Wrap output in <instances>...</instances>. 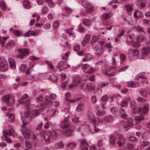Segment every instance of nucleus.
<instances>
[{"instance_id":"nucleus-25","label":"nucleus","mask_w":150,"mask_h":150,"mask_svg":"<svg viewBox=\"0 0 150 150\" xmlns=\"http://www.w3.org/2000/svg\"><path fill=\"white\" fill-rule=\"evenodd\" d=\"M134 15L135 17H137L138 18H141L143 16L142 12L137 10L134 12Z\"/></svg>"},{"instance_id":"nucleus-16","label":"nucleus","mask_w":150,"mask_h":150,"mask_svg":"<svg viewBox=\"0 0 150 150\" xmlns=\"http://www.w3.org/2000/svg\"><path fill=\"white\" fill-rule=\"evenodd\" d=\"M150 51V47H143L142 50V53L144 56L147 55Z\"/></svg>"},{"instance_id":"nucleus-12","label":"nucleus","mask_w":150,"mask_h":150,"mask_svg":"<svg viewBox=\"0 0 150 150\" xmlns=\"http://www.w3.org/2000/svg\"><path fill=\"white\" fill-rule=\"evenodd\" d=\"M144 119V117L142 115L136 116L134 118V120L136 123H139L141 121Z\"/></svg>"},{"instance_id":"nucleus-52","label":"nucleus","mask_w":150,"mask_h":150,"mask_svg":"<svg viewBox=\"0 0 150 150\" xmlns=\"http://www.w3.org/2000/svg\"><path fill=\"white\" fill-rule=\"evenodd\" d=\"M120 104L122 107H126L127 105V101L125 100H123L120 102Z\"/></svg>"},{"instance_id":"nucleus-53","label":"nucleus","mask_w":150,"mask_h":150,"mask_svg":"<svg viewBox=\"0 0 150 150\" xmlns=\"http://www.w3.org/2000/svg\"><path fill=\"white\" fill-rule=\"evenodd\" d=\"M135 29L138 31L143 32H144L143 28L139 26H136L135 27Z\"/></svg>"},{"instance_id":"nucleus-28","label":"nucleus","mask_w":150,"mask_h":150,"mask_svg":"<svg viewBox=\"0 0 150 150\" xmlns=\"http://www.w3.org/2000/svg\"><path fill=\"white\" fill-rule=\"evenodd\" d=\"M82 4L84 7L86 8H87L91 6V4L86 0H83L82 2Z\"/></svg>"},{"instance_id":"nucleus-36","label":"nucleus","mask_w":150,"mask_h":150,"mask_svg":"<svg viewBox=\"0 0 150 150\" xmlns=\"http://www.w3.org/2000/svg\"><path fill=\"white\" fill-rule=\"evenodd\" d=\"M98 40V38L96 35L93 36L91 40V44H93L96 42Z\"/></svg>"},{"instance_id":"nucleus-31","label":"nucleus","mask_w":150,"mask_h":150,"mask_svg":"<svg viewBox=\"0 0 150 150\" xmlns=\"http://www.w3.org/2000/svg\"><path fill=\"white\" fill-rule=\"evenodd\" d=\"M8 117V120L9 121L13 122L14 120L15 116L13 114H6Z\"/></svg>"},{"instance_id":"nucleus-22","label":"nucleus","mask_w":150,"mask_h":150,"mask_svg":"<svg viewBox=\"0 0 150 150\" xmlns=\"http://www.w3.org/2000/svg\"><path fill=\"white\" fill-rule=\"evenodd\" d=\"M56 98V96L54 94H51L50 95V97L48 96H45V99L48 102L51 103V99L53 100L55 99Z\"/></svg>"},{"instance_id":"nucleus-47","label":"nucleus","mask_w":150,"mask_h":150,"mask_svg":"<svg viewBox=\"0 0 150 150\" xmlns=\"http://www.w3.org/2000/svg\"><path fill=\"white\" fill-rule=\"evenodd\" d=\"M105 47L108 48V52H111L112 50L111 48L112 47V46L111 45V42H109V43L106 44L105 45Z\"/></svg>"},{"instance_id":"nucleus-42","label":"nucleus","mask_w":150,"mask_h":150,"mask_svg":"<svg viewBox=\"0 0 150 150\" xmlns=\"http://www.w3.org/2000/svg\"><path fill=\"white\" fill-rule=\"evenodd\" d=\"M60 23L57 21H54L53 23V27L54 29H56L59 25Z\"/></svg>"},{"instance_id":"nucleus-23","label":"nucleus","mask_w":150,"mask_h":150,"mask_svg":"<svg viewBox=\"0 0 150 150\" xmlns=\"http://www.w3.org/2000/svg\"><path fill=\"white\" fill-rule=\"evenodd\" d=\"M81 79L80 78L75 77L73 79V82L75 84H76V86L78 85L81 83Z\"/></svg>"},{"instance_id":"nucleus-33","label":"nucleus","mask_w":150,"mask_h":150,"mask_svg":"<svg viewBox=\"0 0 150 150\" xmlns=\"http://www.w3.org/2000/svg\"><path fill=\"white\" fill-rule=\"evenodd\" d=\"M84 107L82 104H79L76 108V110L78 111H81L84 109Z\"/></svg>"},{"instance_id":"nucleus-49","label":"nucleus","mask_w":150,"mask_h":150,"mask_svg":"<svg viewBox=\"0 0 150 150\" xmlns=\"http://www.w3.org/2000/svg\"><path fill=\"white\" fill-rule=\"evenodd\" d=\"M76 146V144L75 143L71 142L68 144L67 145L68 147L70 149H73Z\"/></svg>"},{"instance_id":"nucleus-14","label":"nucleus","mask_w":150,"mask_h":150,"mask_svg":"<svg viewBox=\"0 0 150 150\" xmlns=\"http://www.w3.org/2000/svg\"><path fill=\"white\" fill-rule=\"evenodd\" d=\"M8 61L10 67L12 69H15L16 67L14 60L12 58H9Z\"/></svg>"},{"instance_id":"nucleus-34","label":"nucleus","mask_w":150,"mask_h":150,"mask_svg":"<svg viewBox=\"0 0 150 150\" xmlns=\"http://www.w3.org/2000/svg\"><path fill=\"white\" fill-rule=\"evenodd\" d=\"M8 133L10 136H12L13 137L16 136L15 134L14 129L12 128H11L9 130Z\"/></svg>"},{"instance_id":"nucleus-8","label":"nucleus","mask_w":150,"mask_h":150,"mask_svg":"<svg viewBox=\"0 0 150 150\" xmlns=\"http://www.w3.org/2000/svg\"><path fill=\"white\" fill-rule=\"evenodd\" d=\"M80 146L82 150H87L88 144L85 139H82L81 140Z\"/></svg>"},{"instance_id":"nucleus-30","label":"nucleus","mask_w":150,"mask_h":150,"mask_svg":"<svg viewBox=\"0 0 150 150\" xmlns=\"http://www.w3.org/2000/svg\"><path fill=\"white\" fill-rule=\"evenodd\" d=\"M116 137L113 135H110V143L112 145H114L115 143Z\"/></svg>"},{"instance_id":"nucleus-55","label":"nucleus","mask_w":150,"mask_h":150,"mask_svg":"<svg viewBox=\"0 0 150 150\" xmlns=\"http://www.w3.org/2000/svg\"><path fill=\"white\" fill-rule=\"evenodd\" d=\"M124 7L126 8L127 11L129 12L131 11L132 10V6L129 5H125Z\"/></svg>"},{"instance_id":"nucleus-37","label":"nucleus","mask_w":150,"mask_h":150,"mask_svg":"<svg viewBox=\"0 0 150 150\" xmlns=\"http://www.w3.org/2000/svg\"><path fill=\"white\" fill-rule=\"evenodd\" d=\"M55 146L56 148L58 149H62L63 147V145L62 142L56 143Z\"/></svg>"},{"instance_id":"nucleus-64","label":"nucleus","mask_w":150,"mask_h":150,"mask_svg":"<svg viewBox=\"0 0 150 150\" xmlns=\"http://www.w3.org/2000/svg\"><path fill=\"white\" fill-rule=\"evenodd\" d=\"M25 146L28 148H31L32 146L31 143L28 141H26L25 142Z\"/></svg>"},{"instance_id":"nucleus-62","label":"nucleus","mask_w":150,"mask_h":150,"mask_svg":"<svg viewBox=\"0 0 150 150\" xmlns=\"http://www.w3.org/2000/svg\"><path fill=\"white\" fill-rule=\"evenodd\" d=\"M93 7H92L90 8H87L86 9V12L87 14L90 13L93 10Z\"/></svg>"},{"instance_id":"nucleus-46","label":"nucleus","mask_w":150,"mask_h":150,"mask_svg":"<svg viewBox=\"0 0 150 150\" xmlns=\"http://www.w3.org/2000/svg\"><path fill=\"white\" fill-rule=\"evenodd\" d=\"M13 33L15 36L18 37L21 35L22 32L21 30H15L14 31Z\"/></svg>"},{"instance_id":"nucleus-6","label":"nucleus","mask_w":150,"mask_h":150,"mask_svg":"<svg viewBox=\"0 0 150 150\" xmlns=\"http://www.w3.org/2000/svg\"><path fill=\"white\" fill-rule=\"evenodd\" d=\"M18 51L21 54L17 55V57L18 58L20 59L23 58L26 54H28V50L27 49H19Z\"/></svg>"},{"instance_id":"nucleus-45","label":"nucleus","mask_w":150,"mask_h":150,"mask_svg":"<svg viewBox=\"0 0 150 150\" xmlns=\"http://www.w3.org/2000/svg\"><path fill=\"white\" fill-rule=\"evenodd\" d=\"M39 32L38 30H31V35L34 36H36L39 34Z\"/></svg>"},{"instance_id":"nucleus-17","label":"nucleus","mask_w":150,"mask_h":150,"mask_svg":"<svg viewBox=\"0 0 150 150\" xmlns=\"http://www.w3.org/2000/svg\"><path fill=\"white\" fill-rule=\"evenodd\" d=\"M70 125V122L68 120H64L61 123V126L62 128L64 129Z\"/></svg>"},{"instance_id":"nucleus-9","label":"nucleus","mask_w":150,"mask_h":150,"mask_svg":"<svg viewBox=\"0 0 150 150\" xmlns=\"http://www.w3.org/2000/svg\"><path fill=\"white\" fill-rule=\"evenodd\" d=\"M125 142V139L122 135H120L118 137L117 143L119 146H121L124 145Z\"/></svg>"},{"instance_id":"nucleus-57","label":"nucleus","mask_w":150,"mask_h":150,"mask_svg":"<svg viewBox=\"0 0 150 150\" xmlns=\"http://www.w3.org/2000/svg\"><path fill=\"white\" fill-rule=\"evenodd\" d=\"M36 100L38 103H41L44 100L43 97L42 96H40L37 98Z\"/></svg>"},{"instance_id":"nucleus-40","label":"nucleus","mask_w":150,"mask_h":150,"mask_svg":"<svg viewBox=\"0 0 150 150\" xmlns=\"http://www.w3.org/2000/svg\"><path fill=\"white\" fill-rule=\"evenodd\" d=\"M146 74V73L145 72H142L139 74L137 76L141 78L142 79H146V77L144 76Z\"/></svg>"},{"instance_id":"nucleus-2","label":"nucleus","mask_w":150,"mask_h":150,"mask_svg":"<svg viewBox=\"0 0 150 150\" xmlns=\"http://www.w3.org/2000/svg\"><path fill=\"white\" fill-rule=\"evenodd\" d=\"M28 97V95L25 93L24 94L22 98L18 100L19 103L25 104V106L27 108H29L30 106V99H27L25 101V100Z\"/></svg>"},{"instance_id":"nucleus-39","label":"nucleus","mask_w":150,"mask_h":150,"mask_svg":"<svg viewBox=\"0 0 150 150\" xmlns=\"http://www.w3.org/2000/svg\"><path fill=\"white\" fill-rule=\"evenodd\" d=\"M141 108L136 107L135 108L132 110V112L134 113H141Z\"/></svg>"},{"instance_id":"nucleus-27","label":"nucleus","mask_w":150,"mask_h":150,"mask_svg":"<svg viewBox=\"0 0 150 150\" xmlns=\"http://www.w3.org/2000/svg\"><path fill=\"white\" fill-rule=\"evenodd\" d=\"M23 5L25 8H29L30 7L29 1L28 0H25L23 3Z\"/></svg>"},{"instance_id":"nucleus-19","label":"nucleus","mask_w":150,"mask_h":150,"mask_svg":"<svg viewBox=\"0 0 150 150\" xmlns=\"http://www.w3.org/2000/svg\"><path fill=\"white\" fill-rule=\"evenodd\" d=\"M95 87L94 84L92 83H87L86 86V89L89 91L93 90Z\"/></svg>"},{"instance_id":"nucleus-38","label":"nucleus","mask_w":150,"mask_h":150,"mask_svg":"<svg viewBox=\"0 0 150 150\" xmlns=\"http://www.w3.org/2000/svg\"><path fill=\"white\" fill-rule=\"evenodd\" d=\"M103 50L101 48H98L96 52V54L97 56H99L103 53Z\"/></svg>"},{"instance_id":"nucleus-60","label":"nucleus","mask_w":150,"mask_h":150,"mask_svg":"<svg viewBox=\"0 0 150 150\" xmlns=\"http://www.w3.org/2000/svg\"><path fill=\"white\" fill-rule=\"evenodd\" d=\"M140 95L143 97H146L147 95V93L146 91L143 90L140 91Z\"/></svg>"},{"instance_id":"nucleus-61","label":"nucleus","mask_w":150,"mask_h":150,"mask_svg":"<svg viewBox=\"0 0 150 150\" xmlns=\"http://www.w3.org/2000/svg\"><path fill=\"white\" fill-rule=\"evenodd\" d=\"M131 43H132L133 46L134 47H138L140 46V44L139 43V42H136L133 41Z\"/></svg>"},{"instance_id":"nucleus-18","label":"nucleus","mask_w":150,"mask_h":150,"mask_svg":"<svg viewBox=\"0 0 150 150\" xmlns=\"http://www.w3.org/2000/svg\"><path fill=\"white\" fill-rule=\"evenodd\" d=\"M14 45V41L13 40H11L7 42L6 45V48L7 49H9L12 48Z\"/></svg>"},{"instance_id":"nucleus-13","label":"nucleus","mask_w":150,"mask_h":150,"mask_svg":"<svg viewBox=\"0 0 150 150\" xmlns=\"http://www.w3.org/2000/svg\"><path fill=\"white\" fill-rule=\"evenodd\" d=\"M127 85L128 87L130 88H135L139 86L137 82H133L132 81H129L127 82Z\"/></svg>"},{"instance_id":"nucleus-35","label":"nucleus","mask_w":150,"mask_h":150,"mask_svg":"<svg viewBox=\"0 0 150 150\" xmlns=\"http://www.w3.org/2000/svg\"><path fill=\"white\" fill-rule=\"evenodd\" d=\"M111 111L112 114L115 115L117 116L119 113L118 109L114 107L112 108Z\"/></svg>"},{"instance_id":"nucleus-15","label":"nucleus","mask_w":150,"mask_h":150,"mask_svg":"<svg viewBox=\"0 0 150 150\" xmlns=\"http://www.w3.org/2000/svg\"><path fill=\"white\" fill-rule=\"evenodd\" d=\"M149 105L148 104H145L143 108H141V113L143 114L146 113L149 110Z\"/></svg>"},{"instance_id":"nucleus-63","label":"nucleus","mask_w":150,"mask_h":150,"mask_svg":"<svg viewBox=\"0 0 150 150\" xmlns=\"http://www.w3.org/2000/svg\"><path fill=\"white\" fill-rule=\"evenodd\" d=\"M51 135L54 138H56L57 136V134L54 131H52L51 132Z\"/></svg>"},{"instance_id":"nucleus-41","label":"nucleus","mask_w":150,"mask_h":150,"mask_svg":"<svg viewBox=\"0 0 150 150\" xmlns=\"http://www.w3.org/2000/svg\"><path fill=\"white\" fill-rule=\"evenodd\" d=\"M149 144V142L147 141H143L141 142L140 145L142 147L144 148V147L146 146Z\"/></svg>"},{"instance_id":"nucleus-48","label":"nucleus","mask_w":150,"mask_h":150,"mask_svg":"<svg viewBox=\"0 0 150 150\" xmlns=\"http://www.w3.org/2000/svg\"><path fill=\"white\" fill-rule=\"evenodd\" d=\"M49 4V6L53 7L55 6V4L52 1V0H44Z\"/></svg>"},{"instance_id":"nucleus-56","label":"nucleus","mask_w":150,"mask_h":150,"mask_svg":"<svg viewBox=\"0 0 150 150\" xmlns=\"http://www.w3.org/2000/svg\"><path fill=\"white\" fill-rule=\"evenodd\" d=\"M144 38L142 36H139L137 38V41L138 42H142L144 40Z\"/></svg>"},{"instance_id":"nucleus-29","label":"nucleus","mask_w":150,"mask_h":150,"mask_svg":"<svg viewBox=\"0 0 150 150\" xmlns=\"http://www.w3.org/2000/svg\"><path fill=\"white\" fill-rule=\"evenodd\" d=\"M110 17L109 13H104L101 16V19L102 21H105Z\"/></svg>"},{"instance_id":"nucleus-20","label":"nucleus","mask_w":150,"mask_h":150,"mask_svg":"<svg viewBox=\"0 0 150 150\" xmlns=\"http://www.w3.org/2000/svg\"><path fill=\"white\" fill-rule=\"evenodd\" d=\"M55 110L53 109L52 108H50L49 110H47V115L51 117L53 116L55 114Z\"/></svg>"},{"instance_id":"nucleus-4","label":"nucleus","mask_w":150,"mask_h":150,"mask_svg":"<svg viewBox=\"0 0 150 150\" xmlns=\"http://www.w3.org/2000/svg\"><path fill=\"white\" fill-rule=\"evenodd\" d=\"M97 120L98 122L100 124H102L103 122L111 123L113 121V118L110 115L104 116L102 118L98 117Z\"/></svg>"},{"instance_id":"nucleus-5","label":"nucleus","mask_w":150,"mask_h":150,"mask_svg":"<svg viewBox=\"0 0 150 150\" xmlns=\"http://www.w3.org/2000/svg\"><path fill=\"white\" fill-rule=\"evenodd\" d=\"M8 68V65L7 62L5 59L0 60V71L4 72L6 71Z\"/></svg>"},{"instance_id":"nucleus-1","label":"nucleus","mask_w":150,"mask_h":150,"mask_svg":"<svg viewBox=\"0 0 150 150\" xmlns=\"http://www.w3.org/2000/svg\"><path fill=\"white\" fill-rule=\"evenodd\" d=\"M88 120L93 124V130L91 131L92 134H93L99 131V129L97 127L96 124V119L95 115L91 112L90 113L88 116Z\"/></svg>"},{"instance_id":"nucleus-58","label":"nucleus","mask_w":150,"mask_h":150,"mask_svg":"<svg viewBox=\"0 0 150 150\" xmlns=\"http://www.w3.org/2000/svg\"><path fill=\"white\" fill-rule=\"evenodd\" d=\"M127 42H128L129 43H131L133 41L132 35H129L127 37Z\"/></svg>"},{"instance_id":"nucleus-10","label":"nucleus","mask_w":150,"mask_h":150,"mask_svg":"<svg viewBox=\"0 0 150 150\" xmlns=\"http://www.w3.org/2000/svg\"><path fill=\"white\" fill-rule=\"evenodd\" d=\"M40 136L47 142H49L50 134L46 132H43L40 133Z\"/></svg>"},{"instance_id":"nucleus-59","label":"nucleus","mask_w":150,"mask_h":150,"mask_svg":"<svg viewBox=\"0 0 150 150\" xmlns=\"http://www.w3.org/2000/svg\"><path fill=\"white\" fill-rule=\"evenodd\" d=\"M136 100L139 102L140 103L145 102L146 101V100L142 97H139L136 99Z\"/></svg>"},{"instance_id":"nucleus-26","label":"nucleus","mask_w":150,"mask_h":150,"mask_svg":"<svg viewBox=\"0 0 150 150\" xmlns=\"http://www.w3.org/2000/svg\"><path fill=\"white\" fill-rule=\"evenodd\" d=\"M129 52H132V54L134 57L137 56L139 54V51L136 50H132L131 49H129Z\"/></svg>"},{"instance_id":"nucleus-21","label":"nucleus","mask_w":150,"mask_h":150,"mask_svg":"<svg viewBox=\"0 0 150 150\" xmlns=\"http://www.w3.org/2000/svg\"><path fill=\"white\" fill-rule=\"evenodd\" d=\"M38 110H33L31 113L30 119L31 120L37 116L39 114Z\"/></svg>"},{"instance_id":"nucleus-32","label":"nucleus","mask_w":150,"mask_h":150,"mask_svg":"<svg viewBox=\"0 0 150 150\" xmlns=\"http://www.w3.org/2000/svg\"><path fill=\"white\" fill-rule=\"evenodd\" d=\"M10 98V95L8 94L4 96L2 98L3 101L8 103V100Z\"/></svg>"},{"instance_id":"nucleus-43","label":"nucleus","mask_w":150,"mask_h":150,"mask_svg":"<svg viewBox=\"0 0 150 150\" xmlns=\"http://www.w3.org/2000/svg\"><path fill=\"white\" fill-rule=\"evenodd\" d=\"M127 122L129 127H132L133 126V120L132 118L129 117L128 118Z\"/></svg>"},{"instance_id":"nucleus-50","label":"nucleus","mask_w":150,"mask_h":150,"mask_svg":"<svg viewBox=\"0 0 150 150\" xmlns=\"http://www.w3.org/2000/svg\"><path fill=\"white\" fill-rule=\"evenodd\" d=\"M9 38L8 36L2 37L0 36V43H4L6 40L7 39Z\"/></svg>"},{"instance_id":"nucleus-54","label":"nucleus","mask_w":150,"mask_h":150,"mask_svg":"<svg viewBox=\"0 0 150 150\" xmlns=\"http://www.w3.org/2000/svg\"><path fill=\"white\" fill-rule=\"evenodd\" d=\"M26 69V65L25 64H22L20 67V70L22 72L24 71Z\"/></svg>"},{"instance_id":"nucleus-11","label":"nucleus","mask_w":150,"mask_h":150,"mask_svg":"<svg viewBox=\"0 0 150 150\" xmlns=\"http://www.w3.org/2000/svg\"><path fill=\"white\" fill-rule=\"evenodd\" d=\"M90 35L88 34H86L85 35L83 41L81 42V44L83 46H85L87 43L89 42L90 40Z\"/></svg>"},{"instance_id":"nucleus-44","label":"nucleus","mask_w":150,"mask_h":150,"mask_svg":"<svg viewBox=\"0 0 150 150\" xmlns=\"http://www.w3.org/2000/svg\"><path fill=\"white\" fill-rule=\"evenodd\" d=\"M83 23L86 25H89L91 24L90 21L87 19H84L83 20Z\"/></svg>"},{"instance_id":"nucleus-51","label":"nucleus","mask_w":150,"mask_h":150,"mask_svg":"<svg viewBox=\"0 0 150 150\" xmlns=\"http://www.w3.org/2000/svg\"><path fill=\"white\" fill-rule=\"evenodd\" d=\"M48 11V8L47 6H45L42 8V13L43 14H46Z\"/></svg>"},{"instance_id":"nucleus-7","label":"nucleus","mask_w":150,"mask_h":150,"mask_svg":"<svg viewBox=\"0 0 150 150\" xmlns=\"http://www.w3.org/2000/svg\"><path fill=\"white\" fill-rule=\"evenodd\" d=\"M3 135L1 137V139L2 140H4L5 139L6 140V142L8 143H11L12 142V141L8 137H7L8 134L7 130H3Z\"/></svg>"},{"instance_id":"nucleus-3","label":"nucleus","mask_w":150,"mask_h":150,"mask_svg":"<svg viewBox=\"0 0 150 150\" xmlns=\"http://www.w3.org/2000/svg\"><path fill=\"white\" fill-rule=\"evenodd\" d=\"M21 131L24 138L26 139H30L33 134L31 131L28 128H23Z\"/></svg>"},{"instance_id":"nucleus-24","label":"nucleus","mask_w":150,"mask_h":150,"mask_svg":"<svg viewBox=\"0 0 150 150\" xmlns=\"http://www.w3.org/2000/svg\"><path fill=\"white\" fill-rule=\"evenodd\" d=\"M105 113V111L104 110H98L97 111L96 114L98 117H102Z\"/></svg>"}]
</instances>
